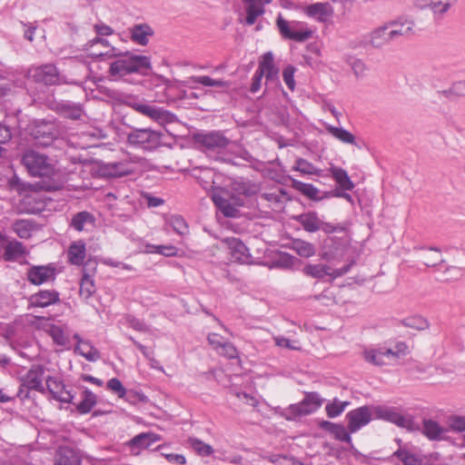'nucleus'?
<instances>
[{
  "label": "nucleus",
  "instance_id": "obj_1",
  "mask_svg": "<svg viewBox=\"0 0 465 465\" xmlns=\"http://www.w3.org/2000/svg\"><path fill=\"white\" fill-rule=\"evenodd\" d=\"M115 60L110 64L109 74L114 79L123 78L133 73L146 74L151 67L149 58L130 53L117 51Z\"/></svg>",
  "mask_w": 465,
  "mask_h": 465
},
{
  "label": "nucleus",
  "instance_id": "obj_2",
  "mask_svg": "<svg viewBox=\"0 0 465 465\" xmlns=\"http://www.w3.org/2000/svg\"><path fill=\"white\" fill-rule=\"evenodd\" d=\"M21 163L35 177L53 178L58 172L55 160L32 149L23 153Z\"/></svg>",
  "mask_w": 465,
  "mask_h": 465
},
{
  "label": "nucleus",
  "instance_id": "obj_3",
  "mask_svg": "<svg viewBox=\"0 0 465 465\" xmlns=\"http://www.w3.org/2000/svg\"><path fill=\"white\" fill-rule=\"evenodd\" d=\"M238 195L232 194L228 197L227 193H216L213 194V201L219 211L226 217H236L239 210L238 206L244 204V199L250 194V189L246 183H235L233 188Z\"/></svg>",
  "mask_w": 465,
  "mask_h": 465
},
{
  "label": "nucleus",
  "instance_id": "obj_4",
  "mask_svg": "<svg viewBox=\"0 0 465 465\" xmlns=\"http://www.w3.org/2000/svg\"><path fill=\"white\" fill-rule=\"evenodd\" d=\"M45 367L42 365H33L30 370L21 377V384L17 392V396L24 400L29 397L30 391H35L45 393L44 385Z\"/></svg>",
  "mask_w": 465,
  "mask_h": 465
},
{
  "label": "nucleus",
  "instance_id": "obj_5",
  "mask_svg": "<svg viewBox=\"0 0 465 465\" xmlns=\"http://www.w3.org/2000/svg\"><path fill=\"white\" fill-rule=\"evenodd\" d=\"M163 134L150 128L135 129L127 135V143L143 151H153L161 146Z\"/></svg>",
  "mask_w": 465,
  "mask_h": 465
},
{
  "label": "nucleus",
  "instance_id": "obj_6",
  "mask_svg": "<svg viewBox=\"0 0 465 465\" xmlns=\"http://www.w3.org/2000/svg\"><path fill=\"white\" fill-rule=\"evenodd\" d=\"M374 413L377 419L391 422L410 431L419 429L411 415H403L396 407L377 406L374 408Z\"/></svg>",
  "mask_w": 465,
  "mask_h": 465
},
{
  "label": "nucleus",
  "instance_id": "obj_7",
  "mask_svg": "<svg viewBox=\"0 0 465 465\" xmlns=\"http://www.w3.org/2000/svg\"><path fill=\"white\" fill-rule=\"evenodd\" d=\"M197 143L204 148V152L213 156V153L219 154L232 143L225 137L221 132H209L206 134H198L194 136Z\"/></svg>",
  "mask_w": 465,
  "mask_h": 465
},
{
  "label": "nucleus",
  "instance_id": "obj_8",
  "mask_svg": "<svg viewBox=\"0 0 465 465\" xmlns=\"http://www.w3.org/2000/svg\"><path fill=\"white\" fill-rule=\"evenodd\" d=\"M321 406V400L317 394L306 396L301 402L292 404L284 409L281 415L286 420H294L314 412Z\"/></svg>",
  "mask_w": 465,
  "mask_h": 465
},
{
  "label": "nucleus",
  "instance_id": "obj_9",
  "mask_svg": "<svg viewBox=\"0 0 465 465\" xmlns=\"http://www.w3.org/2000/svg\"><path fill=\"white\" fill-rule=\"evenodd\" d=\"M139 161L138 157L120 162H110L103 163L99 172L105 177H123L133 174L135 172L134 164Z\"/></svg>",
  "mask_w": 465,
  "mask_h": 465
},
{
  "label": "nucleus",
  "instance_id": "obj_10",
  "mask_svg": "<svg viewBox=\"0 0 465 465\" xmlns=\"http://www.w3.org/2000/svg\"><path fill=\"white\" fill-rule=\"evenodd\" d=\"M127 104L136 112L142 114L143 115L148 116L160 124L172 122L173 118V115L168 111L163 110L162 108L156 107L154 105L143 104L140 101L130 100Z\"/></svg>",
  "mask_w": 465,
  "mask_h": 465
},
{
  "label": "nucleus",
  "instance_id": "obj_11",
  "mask_svg": "<svg viewBox=\"0 0 465 465\" xmlns=\"http://www.w3.org/2000/svg\"><path fill=\"white\" fill-rule=\"evenodd\" d=\"M222 243L228 249L231 260L243 264H252V256L246 245L238 238H224Z\"/></svg>",
  "mask_w": 465,
  "mask_h": 465
},
{
  "label": "nucleus",
  "instance_id": "obj_12",
  "mask_svg": "<svg viewBox=\"0 0 465 465\" xmlns=\"http://www.w3.org/2000/svg\"><path fill=\"white\" fill-rule=\"evenodd\" d=\"M55 277L56 267L52 263L47 265H32L26 272L27 281L34 285L54 282Z\"/></svg>",
  "mask_w": 465,
  "mask_h": 465
},
{
  "label": "nucleus",
  "instance_id": "obj_13",
  "mask_svg": "<svg viewBox=\"0 0 465 465\" xmlns=\"http://www.w3.org/2000/svg\"><path fill=\"white\" fill-rule=\"evenodd\" d=\"M28 76L35 82L41 83L45 85H53L60 82V76L57 69L51 64L31 68L28 71Z\"/></svg>",
  "mask_w": 465,
  "mask_h": 465
},
{
  "label": "nucleus",
  "instance_id": "obj_14",
  "mask_svg": "<svg viewBox=\"0 0 465 465\" xmlns=\"http://www.w3.org/2000/svg\"><path fill=\"white\" fill-rule=\"evenodd\" d=\"M349 271V266H345L340 269H331L328 265L318 263V264H307L303 267L302 272L305 275L322 280L326 276H329L331 280L336 279L344 275Z\"/></svg>",
  "mask_w": 465,
  "mask_h": 465
},
{
  "label": "nucleus",
  "instance_id": "obj_15",
  "mask_svg": "<svg viewBox=\"0 0 465 465\" xmlns=\"http://www.w3.org/2000/svg\"><path fill=\"white\" fill-rule=\"evenodd\" d=\"M371 411L369 406H362L349 411L346 414L348 430L351 433L358 431L371 420Z\"/></svg>",
  "mask_w": 465,
  "mask_h": 465
},
{
  "label": "nucleus",
  "instance_id": "obj_16",
  "mask_svg": "<svg viewBox=\"0 0 465 465\" xmlns=\"http://www.w3.org/2000/svg\"><path fill=\"white\" fill-rule=\"evenodd\" d=\"M45 392L48 391L54 400L64 403L72 402L74 395L71 391L67 390L56 378L48 376L45 379Z\"/></svg>",
  "mask_w": 465,
  "mask_h": 465
},
{
  "label": "nucleus",
  "instance_id": "obj_17",
  "mask_svg": "<svg viewBox=\"0 0 465 465\" xmlns=\"http://www.w3.org/2000/svg\"><path fill=\"white\" fill-rule=\"evenodd\" d=\"M89 54L94 57H114L117 55V49L111 46L109 41L104 37L96 36L88 42Z\"/></svg>",
  "mask_w": 465,
  "mask_h": 465
},
{
  "label": "nucleus",
  "instance_id": "obj_18",
  "mask_svg": "<svg viewBox=\"0 0 465 465\" xmlns=\"http://www.w3.org/2000/svg\"><path fill=\"white\" fill-rule=\"evenodd\" d=\"M160 436L153 432H142L127 442L131 454L139 455L143 450L148 449L160 440Z\"/></svg>",
  "mask_w": 465,
  "mask_h": 465
},
{
  "label": "nucleus",
  "instance_id": "obj_19",
  "mask_svg": "<svg viewBox=\"0 0 465 465\" xmlns=\"http://www.w3.org/2000/svg\"><path fill=\"white\" fill-rule=\"evenodd\" d=\"M272 0H242L246 16L242 22L243 25H252L257 17L264 13V5Z\"/></svg>",
  "mask_w": 465,
  "mask_h": 465
},
{
  "label": "nucleus",
  "instance_id": "obj_20",
  "mask_svg": "<svg viewBox=\"0 0 465 465\" xmlns=\"http://www.w3.org/2000/svg\"><path fill=\"white\" fill-rule=\"evenodd\" d=\"M391 353V348H387L385 346H378L366 348L362 351L363 359L371 364L376 366H382L388 364L387 360L390 359V354Z\"/></svg>",
  "mask_w": 465,
  "mask_h": 465
},
{
  "label": "nucleus",
  "instance_id": "obj_21",
  "mask_svg": "<svg viewBox=\"0 0 465 465\" xmlns=\"http://www.w3.org/2000/svg\"><path fill=\"white\" fill-rule=\"evenodd\" d=\"M257 71L265 75L267 81L278 80L279 70L274 64L272 53L267 52L262 56Z\"/></svg>",
  "mask_w": 465,
  "mask_h": 465
},
{
  "label": "nucleus",
  "instance_id": "obj_22",
  "mask_svg": "<svg viewBox=\"0 0 465 465\" xmlns=\"http://www.w3.org/2000/svg\"><path fill=\"white\" fill-rule=\"evenodd\" d=\"M59 292L54 290H41L30 297L33 306L45 308L58 302Z\"/></svg>",
  "mask_w": 465,
  "mask_h": 465
},
{
  "label": "nucleus",
  "instance_id": "obj_23",
  "mask_svg": "<svg viewBox=\"0 0 465 465\" xmlns=\"http://www.w3.org/2000/svg\"><path fill=\"white\" fill-rule=\"evenodd\" d=\"M306 13L309 16L326 22L332 16L333 8L329 3H315L306 7Z\"/></svg>",
  "mask_w": 465,
  "mask_h": 465
},
{
  "label": "nucleus",
  "instance_id": "obj_24",
  "mask_svg": "<svg viewBox=\"0 0 465 465\" xmlns=\"http://www.w3.org/2000/svg\"><path fill=\"white\" fill-rule=\"evenodd\" d=\"M325 130L330 134L333 138L338 140L339 142L344 144H351L356 147H360L357 143L356 137L349 131L342 127L333 126L329 124H324Z\"/></svg>",
  "mask_w": 465,
  "mask_h": 465
},
{
  "label": "nucleus",
  "instance_id": "obj_25",
  "mask_svg": "<svg viewBox=\"0 0 465 465\" xmlns=\"http://www.w3.org/2000/svg\"><path fill=\"white\" fill-rule=\"evenodd\" d=\"M448 431V429L441 427L433 420L427 419L423 420L422 433L430 440H440L444 439V435Z\"/></svg>",
  "mask_w": 465,
  "mask_h": 465
},
{
  "label": "nucleus",
  "instance_id": "obj_26",
  "mask_svg": "<svg viewBox=\"0 0 465 465\" xmlns=\"http://www.w3.org/2000/svg\"><path fill=\"white\" fill-rule=\"evenodd\" d=\"M86 257L85 243L83 241L74 242L68 249V261L74 265L80 266Z\"/></svg>",
  "mask_w": 465,
  "mask_h": 465
},
{
  "label": "nucleus",
  "instance_id": "obj_27",
  "mask_svg": "<svg viewBox=\"0 0 465 465\" xmlns=\"http://www.w3.org/2000/svg\"><path fill=\"white\" fill-rule=\"evenodd\" d=\"M74 352L91 362L97 361L101 358L99 351L87 340L85 341H80V344H76Z\"/></svg>",
  "mask_w": 465,
  "mask_h": 465
},
{
  "label": "nucleus",
  "instance_id": "obj_28",
  "mask_svg": "<svg viewBox=\"0 0 465 465\" xmlns=\"http://www.w3.org/2000/svg\"><path fill=\"white\" fill-rule=\"evenodd\" d=\"M55 465H79L80 460L75 451L69 447H60L55 454Z\"/></svg>",
  "mask_w": 465,
  "mask_h": 465
},
{
  "label": "nucleus",
  "instance_id": "obj_29",
  "mask_svg": "<svg viewBox=\"0 0 465 465\" xmlns=\"http://www.w3.org/2000/svg\"><path fill=\"white\" fill-rule=\"evenodd\" d=\"M393 457L398 458L403 463V465L423 464V459L420 455L412 453L405 448H401V446L396 451L393 452L390 458L387 459V460L391 461Z\"/></svg>",
  "mask_w": 465,
  "mask_h": 465
},
{
  "label": "nucleus",
  "instance_id": "obj_30",
  "mask_svg": "<svg viewBox=\"0 0 465 465\" xmlns=\"http://www.w3.org/2000/svg\"><path fill=\"white\" fill-rule=\"evenodd\" d=\"M295 219L306 232H315L321 228V219L317 216L316 213H305L298 215Z\"/></svg>",
  "mask_w": 465,
  "mask_h": 465
},
{
  "label": "nucleus",
  "instance_id": "obj_31",
  "mask_svg": "<svg viewBox=\"0 0 465 465\" xmlns=\"http://www.w3.org/2000/svg\"><path fill=\"white\" fill-rule=\"evenodd\" d=\"M400 35L401 31H371L370 43L374 47H381Z\"/></svg>",
  "mask_w": 465,
  "mask_h": 465
},
{
  "label": "nucleus",
  "instance_id": "obj_32",
  "mask_svg": "<svg viewBox=\"0 0 465 465\" xmlns=\"http://www.w3.org/2000/svg\"><path fill=\"white\" fill-rule=\"evenodd\" d=\"M27 253L26 248L18 241L9 242L4 251V259L7 262H14Z\"/></svg>",
  "mask_w": 465,
  "mask_h": 465
},
{
  "label": "nucleus",
  "instance_id": "obj_33",
  "mask_svg": "<svg viewBox=\"0 0 465 465\" xmlns=\"http://www.w3.org/2000/svg\"><path fill=\"white\" fill-rule=\"evenodd\" d=\"M330 173L333 180L342 190L351 191L354 188V183L344 169L337 166H331L330 168Z\"/></svg>",
  "mask_w": 465,
  "mask_h": 465
},
{
  "label": "nucleus",
  "instance_id": "obj_34",
  "mask_svg": "<svg viewBox=\"0 0 465 465\" xmlns=\"http://www.w3.org/2000/svg\"><path fill=\"white\" fill-rule=\"evenodd\" d=\"M187 446L202 457H208L213 453V448L211 445L195 437L188 438Z\"/></svg>",
  "mask_w": 465,
  "mask_h": 465
},
{
  "label": "nucleus",
  "instance_id": "obj_35",
  "mask_svg": "<svg viewBox=\"0 0 465 465\" xmlns=\"http://www.w3.org/2000/svg\"><path fill=\"white\" fill-rule=\"evenodd\" d=\"M189 83L217 88H228L230 86V83L227 81L221 79H213L212 77L207 75L192 76L189 79Z\"/></svg>",
  "mask_w": 465,
  "mask_h": 465
},
{
  "label": "nucleus",
  "instance_id": "obj_36",
  "mask_svg": "<svg viewBox=\"0 0 465 465\" xmlns=\"http://www.w3.org/2000/svg\"><path fill=\"white\" fill-rule=\"evenodd\" d=\"M292 249L302 257L309 258L315 254V246L306 241L295 239L292 242Z\"/></svg>",
  "mask_w": 465,
  "mask_h": 465
},
{
  "label": "nucleus",
  "instance_id": "obj_37",
  "mask_svg": "<svg viewBox=\"0 0 465 465\" xmlns=\"http://www.w3.org/2000/svg\"><path fill=\"white\" fill-rule=\"evenodd\" d=\"M96 395L93 393L90 390L85 389L83 391V399L81 402L76 406V409L79 413L86 414L92 411V409L96 404Z\"/></svg>",
  "mask_w": 465,
  "mask_h": 465
},
{
  "label": "nucleus",
  "instance_id": "obj_38",
  "mask_svg": "<svg viewBox=\"0 0 465 465\" xmlns=\"http://www.w3.org/2000/svg\"><path fill=\"white\" fill-rule=\"evenodd\" d=\"M292 170L299 172L304 175H320L322 172L315 165L303 158L296 159L295 164L292 166Z\"/></svg>",
  "mask_w": 465,
  "mask_h": 465
},
{
  "label": "nucleus",
  "instance_id": "obj_39",
  "mask_svg": "<svg viewBox=\"0 0 465 465\" xmlns=\"http://www.w3.org/2000/svg\"><path fill=\"white\" fill-rule=\"evenodd\" d=\"M456 2V0H432L431 12L434 19L440 20L442 15L449 11L450 6Z\"/></svg>",
  "mask_w": 465,
  "mask_h": 465
},
{
  "label": "nucleus",
  "instance_id": "obj_40",
  "mask_svg": "<svg viewBox=\"0 0 465 465\" xmlns=\"http://www.w3.org/2000/svg\"><path fill=\"white\" fill-rule=\"evenodd\" d=\"M15 232L22 239H28L31 237L35 230L34 224L29 220H19L13 225Z\"/></svg>",
  "mask_w": 465,
  "mask_h": 465
},
{
  "label": "nucleus",
  "instance_id": "obj_41",
  "mask_svg": "<svg viewBox=\"0 0 465 465\" xmlns=\"http://www.w3.org/2000/svg\"><path fill=\"white\" fill-rule=\"evenodd\" d=\"M349 404V401H341L335 398L326 404L325 411L329 418H335L341 415Z\"/></svg>",
  "mask_w": 465,
  "mask_h": 465
},
{
  "label": "nucleus",
  "instance_id": "obj_42",
  "mask_svg": "<svg viewBox=\"0 0 465 465\" xmlns=\"http://www.w3.org/2000/svg\"><path fill=\"white\" fill-rule=\"evenodd\" d=\"M401 26L406 29H412L415 26L414 21L407 15H402L395 19H391L384 25L379 26L377 29H388L389 27Z\"/></svg>",
  "mask_w": 465,
  "mask_h": 465
},
{
  "label": "nucleus",
  "instance_id": "obj_43",
  "mask_svg": "<svg viewBox=\"0 0 465 465\" xmlns=\"http://www.w3.org/2000/svg\"><path fill=\"white\" fill-rule=\"evenodd\" d=\"M60 110L64 117L73 120L80 119L83 114V109L79 104H71L69 102L61 104Z\"/></svg>",
  "mask_w": 465,
  "mask_h": 465
},
{
  "label": "nucleus",
  "instance_id": "obj_44",
  "mask_svg": "<svg viewBox=\"0 0 465 465\" xmlns=\"http://www.w3.org/2000/svg\"><path fill=\"white\" fill-rule=\"evenodd\" d=\"M94 219L93 215L87 212H80L74 215L71 221V226L78 231L81 232L84 229V226L88 223H93Z\"/></svg>",
  "mask_w": 465,
  "mask_h": 465
},
{
  "label": "nucleus",
  "instance_id": "obj_45",
  "mask_svg": "<svg viewBox=\"0 0 465 465\" xmlns=\"http://www.w3.org/2000/svg\"><path fill=\"white\" fill-rule=\"evenodd\" d=\"M292 182L293 188L302 193L303 195L310 199L318 198L319 190L314 185L311 183H305L294 179H292Z\"/></svg>",
  "mask_w": 465,
  "mask_h": 465
},
{
  "label": "nucleus",
  "instance_id": "obj_46",
  "mask_svg": "<svg viewBox=\"0 0 465 465\" xmlns=\"http://www.w3.org/2000/svg\"><path fill=\"white\" fill-rule=\"evenodd\" d=\"M49 334L57 345L66 346L69 343V335L61 326L52 325L49 329Z\"/></svg>",
  "mask_w": 465,
  "mask_h": 465
},
{
  "label": "nucleus",
  "instance_id": "obj_47",
  "mask_svg": "<svg viewBox=\"0 0 465 465\" xmlns=\"http://www.w3.org/2000/svg\"><path fill=\"white\" fill-rule=\"evenodd\" d=\"M166 223L171 226L175 232L180 235L188 233V225L185 220L180 215H172L166 220Z\"/></svg>",
  "mask_w": 465,
  "mask_h": 465
},
{
  "label": "nucleus",
  "instance_id": "obj_48",
  "mask_svg": "<svg viewBox=\"0 0 465 465\" xmlns=\"http://www.w3.org/2000/svg\"><path fill=\"white\" fill-rule=\"evenodd\" d=\"M146 252L149 253H158L166 257L175 256L177 254V248L173 245H154L147 244Z\"/></svg>",
  "mask_w": 465,
  "mask_h": 465
},
{
  "label": "nucleus",
  "instance_id": "obj_49",
  "mask_svg": "<svg viewBox=\"0 0 465 465\" xmlns=\"http://www.w3.org/2000/svg\"><path fill=\"white\" fill-rule=\"evenodd\" d=\"M401 323L405 327L419 330V331L425 330L429 327L428 321L420 315H415V316L406 318L401 321Z\"/></svg>",
  "mask_w": 465,
  "mask_h": 465
},
{
  "label": "nucleus",
  "instance_id": "obj_50",
  "mask_svg": "<svg viewBox=\"0 0 465 465\" xmlns=\"http://www.w3.org/2000/svg\"><path fill=\"white\" fill-rule=\"evenodd\" d=\"M95 292L94 280L92 277L84 273L80 282V295L88 299Z\"/></svg>",
  "mask_w": 465,
  "mask_h": 465
},
{
  "label": "nucleus",
  "instance_id": "obj_51",
  "mask_svg": "<svg viewBox=\"0 0 465 465\" xmlns=\"http://www.w3.org/2000/svg\"><path fill=\"white\" fill-rule=\"evenodd\" d=\"M312 31H281L282 38L296 42H304L312 36Z\"/></svg>",
  "mask_w": 465,
  "mask_h": 465
},
{
  "label": "nucleus",
  "instance_id": "obj_52",
  "mask_svg": "<svg viewBox=\"0 0 465 465\" xmlns=\"http://www.w3.org/2000/svg\"><path fill=\"white\" fill-rule=\"evenodd\" d=\"M349 64L357 78H362L366 76L368 68L362 60L358 58H351L349 61Z\"/></svg>",
  "mask_w": 465,
  "mask_h": 465
},
{
  "label": "nucleus",
  "instance_id": "obj_53",
  "mask_svg": "<svg viewBox=\"0 0 465 465\" xmlns=\"http://www.w3.org/2000/svg\"><path fill=\"white\" fill-rule=\"evenodd\" d=\"M107 389L121 399H124L126 396L127 391L122 384L121 381L117 378H112L108 381Z\"/></svg>",
  "mask_w": 465,
  "mask_h": 465
},
{
  "label": "nucleus",
  "instance_id": "obj_54",
  "mask_svg": "<svg viewBox=\"0 0 465 465\" xmlns=\"http://www.w3.org/2000/svg\"><path fill=\"white\" fill-rule=\"evenodd\" d=\"M219 355L228 359H235L238 357V351L236 347L230 341H225L222 346L215 351Z\"/></svg>",
  "mask_w": 465,
  "mask_h": 465
},
{
  "label": "nucleus",
  "instance_id": "obj_55",
  "mask_svg": "<svg viewBox=\"0 0 465 465\" xmlns=\"http://www.w3.org/2000/svg\"><path fill=\"white\" fill-rule=\"evenodd\" d=\"M262 198L271 203H280L287 198V193L282 188H278L272 192L263 193Z\"/></svg>",
  "mask_w": 465,
  "mask_h": 465
},
{
  "label": "nucleus",
  "instance_id": "obj_56",
  "mask_svg": "<svg viewBox=\"0 0 465 465\" xmlns=\"http://www.w3.org/2000/svg\"><path fill=\"white\" fill-rule=\"evenodd\" d=\"M449 430L462 432L465 430V417L464 416H453L448 420Z\"/></svg>",
  "mask_w": 465,
  "mask_h": 465
},
{
  "label": "nucleus",
  "instance_id": "obj_57",
  "mask_svg": "<svg viewBox=\"0 0 465 465\" xmlns=\"http://www.w3.org/2000/svg\"><path fill=\"white\" fill-rule=\"evenodd\" d=\"M296 72V69L292 65L287 66L282 73L283 81L288 86V88L292 91L295 89V80H294V74Z\"/></svg>",
  "mask_w": 465,
  "mask_h": 465
},
{
  "label": "nucleus",
  "instance_id": "obj_58",
  "mask_svg": "<svg viewBox=\"0 0 465 465\" xmlns=\"http://www.w3.org/2000/svg\"><path fill=\"white\" fill-rule=\"evenodd\" d=\"M133 41L138 45H145L148 42V36L153 35V31H128Z\"/></svg>",
  "mask_w": 465,
  "mask_h": 465
},
{
  "label": "nucleus",
  "instance_id": "obj_59",
  "mask_svg": "<svg viewBox=\"0 0 465 465\" xmlns=\"http://www.w3.org/2000/svg\"><path fill=\"white\" fill-rule=\"evenodd\" d=\"M391 353L390 359H399L409 353L408 346L405 342L399 341L395 344L393 349H391Z\"/></svg>",
  "mask_w": 465,
  "mask_h": 465
},
{
  "label": "nucleus",
  "instance_id": "obj_60",
  "mask_svg": "<svg viewBox=\"0 0 465 465\" xmlns=\"http://www.w3.org/2000/svg\"><path fill=\"white\" fill-rule=\"evenodd\" d=\"M331 434H333L335 439L343 442L349 443L351 440L350 433L342 425L338 424V426L334 428V430Z\"/></svg>",
  "mask_w": 465,
  "mask_h": 465
},
{
  "label": "nucleus",
  "instance_id": "obj_61",
  "mask_svg": "<svg viewBox=\"0 0 465 465\" xmlns=\"http://www.w3.org/2000/svg\"><path fill=\"white\" fill-rule=\"evenodd\" d=\"M295 258L290 254L283 253L279 259L275 262L276 266L290 269L294 265Z\"/></svg>",
  "mask_w": 465,
  "mask_h": 465
},
{
  "label": "nucleus",
  "instance_id": "obj_62",
  "mask_svg": "<svg viewBox=\"0 0 465 465\" xmlns=\"http://www.w3.org/2000/svg\"><path fill=\"white\" fill-rule=\"evenodd\" d=\"M53 130V125L51 124H42L35 126V130L33 132V134L35 138H39L41 136L51 135Z\"/></svg>",
  "mask_w": 465,
  "mask_h": 465
},
{
  "label": "nucleus",
  "instance_id": "obj_63",
  "mask_svg": "<svg viewBox=\"0 0 465 465\" xmlns=\"http://www.w3.org/2000/svg\"><path fill=\"white\" fill-rule=\"evenodd\" d=\"M207 341L214 351H217L226 341L221 335L214 332L209 333Z\"/></svg>",
  "mask_w": 465,
  "mask_h": 465
},
{
  "label": "nucleus",
  "instance_id": "obj_64",
  "mask_svg": "<svg viewBox=\"0 0 465 465\" xmlns=\"http://www.w3.org/2000/svg\"><path fill=\"white\" fill-rule=\"evenodd\" d=\"M127 322H128L129 326L135 331H148L147 325L140 319H137L135 317H129Z\"/></svg>",
  "mask_w": 465,
  "mask_h": 465
}]
</instances>
